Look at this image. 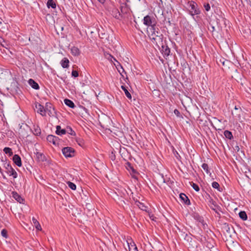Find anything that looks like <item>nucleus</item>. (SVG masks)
<instances>
[{
  "mask_svg": "<svg viewBox=\"0 0 251 251\" xmlns=\"http://www.w3.org/2000/svg\"><path fill=\"white\" fill-rule=\"evenodd\" d=\"M196 6L197 4L194 2H191L190 4V12L192 16H194L195 15H198L200 13V10L196 8Z\"/></svg>",
  "mask_w": 251,
  "mask_h": 251,
  "instance_id": "5",
  "label": "nucleus"
},
{
  "mask_svg": "<svg viewBox=\"0 0 251 251\" xmlns=\"http://www.w3.org/2000/svg\"><path fill=\"white\" fill-rule=\"evenodd\" d=\"M143 207H144V205H143V206H142V208H141V209L144 210V209H143Z\"/></svg>",
  "mask_w": 251,
  "mask_h": 251,
  "instance_id": "48",
  "label": "nucleus"
},
{
  "mask_svg": "<svg viewBox=\"0 0 251 251\" xmlns=\"http://www.w3.org/2000/svg\"><path fill=\"white\" fill-rule=\"evenodd\" d=\"M3 167L6 169V172L9 176H12L13 178L17 177V173L15 170L12 167L9 163L6 161H2Z\"/></svg>",
  "mask_w": 251,
  "mask_h": 251,
  "instance_id": "2",
  "label": "nucleus"
},
{
  "mask_svg": "<svg viewBox=\"0 0 251 251\" xmlns=\"http://www.w3.org/2000/svg\"><path fill=\"white\" fill-rule=\"evenodd\" d=\"M68 130L67 131V132L71 134V135H75V132L72 129V128L71 127H69V128H67Z\"/></svg>",
  "mask_w": 251,
  "mask_h": 251,
  "instance_id": "36",
  "label": "nucleus"
},
{
  "mask_svg": "<svg viewBox=\"0 0 251 251\" xmlns=\"http://www.w3.org/2000/svg\"><path fill=\"white\" fill-rule=\"evenodd\" d=\"M116 62L117 64H114L115 66H116L117 69L118 70V72L120 73V74L124 76L123 75V73H125L126 74V72L123 67V66L118 62L117 61H116Z\"/></svg>",
  "mask_w": 251,
  "mask_h": 251,
  "instance_id": "17",
  "label": "nucleus"
},
{
  "mask_svg": "<svg viewBox=\"0 0 251 251\" xmlns=\"http://www.w3.org/2000/svg\"><path fill=\"white\" fill-rule=\"evenodd\" d=\"M179 198L186 205L190 204V201L188 197L184 193H181L179 195Z\"/></svg>",
  "mask_w": 251,
  "mask_h": 251,
  "instance_id": "13",
  "label": "nucleus"
},
{
  "mask_svg": "<svg viewBox=\"0 0 251 251\" xmlns=\"http://www.w3.org/2000/svg\"><path fill=\"white\" fill-rule=\"evenodd\" d=\"M47 140L48 142L52 143L53 145H56L59 144V139L57 136L52 135H49L47 136Z\"/></svg>",
  "mask_w": 251,
  "mask_h": 251,
  "instance_id": "8",
  "label": "nucleus"
},
{
  "mask_svg": "<svg viewBox=\"0 0 251 251\" xmlns=\"http://www.w3.org/2000/svg\"><path fill=\"white\" fill-rule=\"evenodd\" d=\"M12 197L19 202L20 203H23L25 200L23 199L20 195H19L16 192H12Z\"/></svg>",
  "mask_w": 251,
  "mask_h": 251,
  "instance_id": "11",
  "label": "nucleus"
},
{
  "mask_svg": "<svg viewBox=\"0 0 251 251\" xmlns=\"http://www.w3.org/2000/svg\"><path fill=\"white\" fill-rule=\"evenodd\" d=\"M204 7L206 11H208L210 9V4L208 3H205L204 4Z\"/></svg>",
  "mask_w": 251,
  "mask_h": 251,
  "instance_id": "39",
  "label": "nucleus"
},
{
  "mask_svg": "<svg viewBox=\"0 0 251 251\" xmlns=\"http://www.w3.org/2000/svg\"><path fill=\"white\" fill-rule=\"evenodd\" d=\"M158 45H159L158 47H159L160 46H161L162 51V53H163L164 55L166 56H169L170 54V48L166 44L164 45L163 41L161 42V43H160V44L158 43Z\"/></svg>",
  "mask_w": 251,
  "mask_h": 251,
  "instance_id": "7",
  "label": "nucleus"
},
{
  "mask_svg": "<svg viewBox=\"0 0 251 251\" xmlns=\"http://www.w3.org/2000/svg\"><path fill=\"white\" fill-rule=\"evenodd\" d=\"M105 56L107 59H108L111 62H113V60L115 61L116 62L117 61L116 60V59L113 56H112L111 54H110L109 53L105 54Z\"/></svg>",
  "mask_w": 251,
  "mask_h": 251,
  "instance_id": "30",
  "label": "nucleus"
},
{
  "mask_svg": "<svg viewBox=\"0 0 251 251\" xmlns=\"http://www.w3.org/2000/svg\"><path fill=\"white\" fill-rule=\"evenodd\" d=\"M29 85L33 89L35 90H38L39 89V86L38 84L35 82L33 79L30 78L28 81Z\"/></svg>",
  "mask_w": 251,
  "mask_h": 251,
  "instance_id": "14",
  "label": "nucleus"
},
{
  "mask_svg": "<svg viewBox=\"0 0 251 251\" xmlns=\"http://www.w3.org/2000/svg\"><path fill=\"white\" fill-rule=\"evenodd\" d=\"M36 155V159L38 162H44L46 160L45 155L41 152L37 151L35 152Z\"/></svg>",
  "mask_w": 251,
  "mask_h": 251,
  "instance_id": "9",
  "label": "nucleus"
},
{
  "mask_svg": "<svg viewBox=\"0 0 251 251\" xmlns=\"http://www.w3.org/2000/svg\"><path fill=\"white\" fill-rule=\"evenodd\" d=\"M129 251H138L136 245L133 243V244L130 243V245H128Z\"/></svg>",
  "mask_w": 251,
  "mask_h": 251,
  "instance_id": "28",
  "label": "nucleus"
},
{
  "mask_svg": "<svg viewBox=\"0 0 251 251\" xmlns=\"http://www.w3.org/2000/svg\"><path fill=\"white\" fill-rule=\"evenodd\" d=\"M143 207H144V205H143V206H142V208H141V209L144 210V209H143Z\"/></svg>",
  "mask_w": 251,
  "mask_h": 251,
  "instance_id": "47",
  "label": "nucleus"
},
{
  "mask_svg": "<svg viewBox=\"0 0 251 251\" xmlns=\"http://www.w3.org/2000/svg\"><path fill=\"white\" fill-rule=\"evenodd\" d=\"M47 6L49 8L51 7L52 8H55L56 7V4L53 0H48L47 2Z\"/></svg>",
  "mask_w": 251,
  "mask_h": 251,
  "instance_id": "26",
  "label": "nucleus"
},
{
  "mask_svg": "<svg viewBox=\"0 0 251 251\" xmlns=\"http://www.w3.org/2000/svg\"><path fill=\"white\" fill-rule=\"evenodd\" d=\"M98 1H99L101 3H103L105 1V0H98Z\"/></svg>",
  "mask_w": 251,
  "mask_h": 251,
  "instance_id": "44",
  "label": "nucleus"
},
{
  "mask_svg": "<svg viewBox=\"0 0 251 251\" xmlns=\"http://www.w3.org/2000/svg\"><path fill=\"white\" fill-rule=\"evenodd\" d=\"M214 30H215L214 27L212 26H211V31H212L213 32Z\"/></svg>",
  "mask_w": 251,
  "mask_h": 251,
  "instance_id": "45",
  "label": "nucleus"
},
{
  "mask_svg": "<svg viewBox=\"0 0 251 251\" xmlns=\"http://www.w3.org/2000/svg\"><path fill=\"white\" fill-rule=\"evenodd\" d=\"M143 23L149 27H151L156 25V22L154 18L147 15L144 18Z\"/></svg>",
  "mask_w": 251,
  "mask_h": 251,
  "instance_id": "3",
  "label": "nucleus"
},
{
  "mask_svg": "<svg viewBox=\"0 0 251 251\" xmlns=\"http://www.w3.org/2000/svg\"><path fill=\"white\" fill-rule=\"evenodd\" d=\"M126 164H127V166L128 167V168H129L130 169H131L133 172H134V171H135L134 169H133V167H132V166H131V164H130V163L127 162V163H126Z\"/></svg>",
  "mask_w": 251,
  "mask_h": 251,
  "instance_id": "42",
  "label": "nucleus"
},
{
  "mask_svg": "<svg viewBox=\"0 0 251 251\" xmlns=\"http://www.w3.org/2000/svg\"><path fill=\"white\" fill-rule=\"evenodd\" d=\"M201 167L205 171V172H206V173L207 174H208L210 173L208 164H207L206 163H203V164H202Z\"/></svg>",
  "mask_w": 251,
  "mask_h": 251,
  "instance_id": "29",
  "label": "nucleus"
},
{
  "mask_svg": "<svg viewBox=\"0 0 251 251\" xmlns=\"http://www.w3.org/2000/svg\"><path fill=\"white\" fill-rule=\"evenodd\" d=\"M143 207H144V205H143V206H142V208H141V209L144 210V209H143Z\"/></svg>",
  "mask_w": 251,
  "mask_h": 251,
  "instance_id": "46",
  "label": "nucleus"
},
{
  "mask_svg": "<svg viewBox=\"0 0 251 251\" xmlns=\"http://www.w3.org/2000/svg\"><path fill=\"white\" fill-rule=\"evenodd\" d=\"M62 153L66 157H71L74 156L75 150L71 147H65L62 150Z\"/></svg>",
  "mask_w": 251,
  "mask_h": 251,
  "instance_id": "4",
  "label": "nucleus"
},
{
  "mask_svg": "<svg viewBox=\"0 0 251 251\" xmlns=\"http://www.w3.org/2000/svg\"><path fill=\"white\" fill-rule=\"evenodd\" d=\"M120 9L122 15L124 14H126L128 12L129 10L128 7L127 6L126 4L125 3H122L120 6Z\"/></svg>",
  "mask_w": 251,
  "mask_h": 251,
  "instance_id": "16",
  "label": "nucleus"
},
{
  "mask_svg": "<svg viewBox=\"0 0 251 251\" xmlns=\"http://www.w3.org/2000/svg\"><path fill=\"white\" fill-rule=\"evenodd\" d=\"M51 108H52L51 104L50 103L47 102L46 104V107H45L46 111H49L50 112V109H51Z\"/></svg>",
  "mask_w": 251,
  "mask_h": 251,
  "instance_id": "34",
  "label": "nucleus"
},
{
  "mask_svg": "<svg viewBox=\"0 0 251 251\" xmlns=\"http://www.w3.org/2000/svg\"><path fill=\"white\" fill-rule=\"evenodd\" d=\"M67 184L71 189L73 190H75L76 189V185L74 183L70 181H68L67 182Z\"/></svg>",
  "mask_w": 251,
  "mask_h": 251,
  "instance_id": "31",
  "label": "nucleus"
},
{
  "mask_svg": "<svg viewBox=\"0 0 251 251\" xmlns=\"http://www.w3.org/2000/svg\"><path fill=\"white\" fill-rule=\"evenodd\" d=\"M112 14L117 19L120 20L122 18V14H121L117 8H115L113 9Z\"/></svg>",
  "mask_w": 251,
  "mask_h": 251,
  "instance_id": "10",
  "label": "nucleus"
},
{
  "mask_svg": "<svg viewBox=\"0 0 251 251\" xmlns=\"http://www.w3.org/2000/svg\"><path fill=\"white\" fill-rule=\"evenodd\" d=\"M1 235L5 237V238H7V231L6 229H3L2 230L1 232Z\"/></svg>",
  "mask_w": 251,
  "mask_h": 251,
  "instance_id": "37",
  "label": "nucleus"
},
{
  "mask_svg": "<svg viewBox=\"0 0 251 251\" xmlns=\"http://www.w3.org/2000/svg\"><path fill=\"white\" fill-rule=\"evenodd\" d=\"M239 217L243 220V221H245L247 219V215L245 211H241L239 213Z\"/></svg>",
  "mask_w": 251,
  "mask_h": 251,
  "instance_id": "25",
  "label": "nucleus"
},
{
  "mask_svg": "<svg viewBox=\"0 0 251 251\" xmlns=\"http://www.w3.org/2000/svg\"><path fill=\"white\" fill-rule=\"evenodd\" d=\"M64 103L65 104L68 106L70 108H74L75 107V105L74 103L70 100L69 99H65L64 100Z\"/></svg>",
  "mask_w": 251,
  "mask_h": 251,
  "instance_id": "21",
  "label": "nucleus"
},
{
  "mask_svg": "<svg viewBox=\"0 0 251 251\" xmlns=\"http://www.w3.org/2000/svg\"><path fill=\"white\" fill-rule=\"evenodd\" d=\"M72 75L73 76H74L75 77H76L78 76V73L77 71H76L75 70H73L72 72Z\"/></svg>",
  "mask_w": 251,
  "mask_h": 251,
  "instance_id": "40",
  "label": "nucleus"
},
{
  "mask_svg": "<svg viewBox=\"0 0 251 251\" xmlns=\"http://www.w3.org/2000/svg\"><path fill=\"white\" fill-rule=\"evenodd\" d=\"M55 132L58 135H62L65 134L67 132V130L65 129H61L60 126H57Z\"/></svg>",
  "mask_w": 251,
  "mask_h": 251,
  "instance_id": "15",
  "label": "nucleus"
},
{
  "mask_svg": "<svg viewBox=\"0 0 251 251\" xmlns=\"http://www.w3.org/2000/svg\"><path fill=\"white\" fill-rule=\"evenodd\" d=\"M200 251H219L218 250L213 247L212 248H209L208 247H203L202 249H201Z\"/></svg>",
  "mask_w": 251,
  "mask_h": 251,
  "instance_id": "24",
  "label": "nucleus"
},
{
  "mask_svg": "<svg viewBox=\"0 0 251 251\" xmlns=\"http://www.w3.org/2000/svg\"><path fill=\"white\" fill-rule=\"evenodd\" d=\"M71 53L74 56H78L80 51L77 47L74 46L71 48Z\"/></svg>",
  "mask_w": 251,
  "mask_h": 251,
  "instance_id": "18",
  "label": "nucleus"
},
{
  "mask_svg": "<svg viewBox=\"0 0 251 251\" xmlns=\"http://www.w3.org/2000/svg\"><path fill=\"white\" fill-rule=\"evenodd\" d=\"M69 60L67 58H64L61 61V66L63 68H68L69 67Z\"/></svg>",
  "mask_w": 251,
  "mask_h": 251,
  "instance_id": "19",
  "label": "nucleus"
},
{
  "mask_svg": "<svg viewBox=\"0 0 251 251\" xmlns=\"http://www.w3.org/2000/svg\"><path fill=\"white\" fill-rule=\"evenodd\" d=\"M224 135L225 136V137L228 139L231 140L233 138L231 132H230L228 130H225L224 131Z\"/></svg>",
  "mask_w": 251,
  "mask_h": 251,
  "instance_id": "23",
  "label": "nucleus"
},
{
  "mask_svg": "<svg viewBox=\"0 0 251 251\" xmlns=\"http://www.w3.org/2000/svg\"><path fill=\"white\" fill-rule=\"evenodd\" d=\"M148 32L149 36L152 42L159 46L158 43L161 44L163 39V35L159 32L158 28L156 25L149 27Z\"/></svg>",
  "mask_w": 251,
  "mask_h": 251,
  "instance_id": "1",
  "label": "nucleus"
},
{
  "mask_svg": "<svg viewBox=\"0 0 251 251\" xmlns=\"http://www.w3.org/2000/svg\"><path fill=\"white\" fill-rule=\"evenodd\" d=\"M35 107L37 110V112L40 113L42 116L46 115V109L44 107L38 102H36Z\"/></svg>",
  "mask_w": 251,
  "mask_h": 251,
  "instance_id": "6",
  "label": "nucleus"
},
{
  "mask_svg": "<svg viewBox=\"0 0 251 251\" xmlns=\"http://www.w3.org/2000/svg\"><path fill=\"white\" fill-rule=\"evenodd\" d=\"M174 113L176 115L177 117H179L180 116V112L179 111L177 110V109H175L174 110Z\"/></svg>",
  "mask_w": 251,
  "mask_h": 251,
  "instance_id": "41",
  "label": "nucleus"
},
{
  "mask_svg": "<svg viewBox=\"0 0 251 251\" xmlns=\"http://www.w3.org/2000/svg\"><path fill=\"white\" fill-rule=\"evenodd\" d=\"M33 133L37 135H40L41 134V129L37 126L36 128H34Z\"/></svg>",
  "mask_w": 251,
  "mask_h": 251,
  "instance_id": "35",
  "label": "nucleus"
},
{
  "mask_svg": "<svg viewBox=\"0 0 251 251\" xmlns=\"http://www.w3.org/2000/svg\"><path fill=\"white\" fill-rule=\"evenodd\" d=\"M212 186L213 187V188H215V189H217L219 191H220V185H219V183L218 182H217L216 181H214V182H212Z\"/></svg>",
  "mask_w": 251,
  "mask_h": 251,
  "instance_id": "33",
  "label": "nucleus"
},
{
  "mask_svg": "<svg viewBox=\"0 0 251 251\" xmlns=\"http://www.w3.org/2000/svg\"><path fill=\"white\" fill-rule=\"evenodd\" d=\"M13 161L14 163L18 167H21L22 166L21 157L18 154H15L13 156Z\"/></svg>",
  "mask_w": 251,
  "mask_h": 251,
  "instance_id": "12",
  "label": "nucleus"
},
{
  "mask_svg": "<svg viewBox=\"0 0 251 251\" xmlns=\"http://www.w3.org/2000/svg\"><path fill=\"white\" fill-rule=\"evenodd\" d=\"M32 221L35 228L38 230H41L42 228L38 221L34 217L32 218Z\"/></svg>",
  "mask_w": 251,
  "mask_h": 251,
  "instance_id": "20",
  "label": "nucleus"
},
{
  "mask_svg": "<svg viewBox=\"0 0 251 251\" xmlns=\"http://www.w3.org/2000/svg\"><path fill=\"white\" fill-rule=\"evenodd\" d=\"M121 88L125 92V95H126V96L129 99H131V95L130 94V93L128 91L127 88L125 86H124L123 85L121 86Z\"/></svg>",
  "mask_w": 251,
  "mask_h": 251,
  "instance_id": "22",
  "label": "nucleus"
},
{
  "mask_svg": "<svg viewBox=\"0 0 251 251\" xmlns=\"http://www.w3.org/2000/svg\"><path fill=\"white\" fill-rule=\"evenodd\" d=\"M2 42H4V41L2 37H0V43L2 46L4 47V45L2 44Z\"/></svg>",
  "mask_w": 251,
  "mask_h": 251,
  "instance_id": "43",
  "label": "nucleus"
},
{
  "mask_svg": "<svg viewBox=\"0 0 251 251\" xmlns=\"http://www.w3.org/2000/svg\"><path fill=\"white\" fill-rule=\"evenodd\" d=\"M3 151L5 154H8L9 156L13 155L12 149L8 147H5L3 149Z\"/></svg>",
  "mask_w": 251,
  "mask_h": 251,
  "instance_id": "27",
  "label": "nucleus"
},
{
  "mask_svg": "<svg viewBox=\"0 0 251 251\" xmlns=\"http://www.w3.org/2000/svg\"><path fill=\"white\" fill-rule=\"evenodd\" d=\"M191 185L196 191L198 192L200 191V188L197 184L192 182L191 183Z\"/></svg>",
  "mask_w": 251,
  "mask_h": 251,
  "instance_id": "32",
  "label": "nucleus"
},
{
  "mask_svg": "<svg viewBox=\"0 0 251 251\" xmlns=\"http://www.w3.org/2000/svg\"><path fill=\"white\" fill-rule=\"evenodd\" d=\"M173 153L174 155L177 159H179L180 158V156L179 155L177 151L175 149L173 150Z\"/></svg>",
  "mask_w": 251,
  "mask_h": 251,
  "instance_id": "38",
  "label": "nucleus"
}]
</instances>
